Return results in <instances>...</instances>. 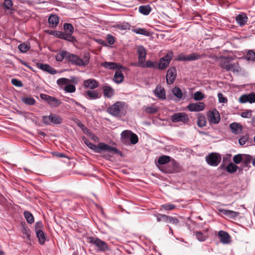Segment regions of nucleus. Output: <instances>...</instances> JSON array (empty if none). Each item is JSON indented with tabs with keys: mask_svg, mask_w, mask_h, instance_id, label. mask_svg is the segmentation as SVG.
<instances>
[{
	"mask_svg": "<svg viewBox=\"0 0 255 255\" xmlns=\"http://www.w3.org/2000/svg\"><path fill=\"white\" fill-rule=\"evenodd\" d=\"M84 142L89 148L94 150L96 153H101L103 151H109L120 155L122 154V152L117 148L112 147L103 142H100L98 145H95L87 139H85Z\"/></svg>",
	"mask_w": 255,
	"mask_h": 255,
	"instance_id": "obj_1",
	"label": "nucleus"
},
{
	"mask_svg": "<svg viewBox=\"0 0 255 255\" xmlns=\"http://www.w3.org/2000/svg\"><path fill=\"white\" fill-rule=\"evenodd\" d=\"M90 59V55L88 52L85 53L82 57L69 52L67 61L77 66L86 67L89 63Z\"/></svg>",
	"mask_w": 255,
	"mask_h": 255,
	"instance_id": "obj_2",
	"label": "nucleus"
},
{
	"mask_svg": "<svg viewBox=\"0 0 255 255\" xmlns=\"http://www.w3.org/2000/svg\"><path fill=\"white\" fill-rule=\"evenodd\" d=\"M125 104L123 102H116L108 108L107 111L113 116L121 117L125 114Z\"/></svg>",
	"mask_w": 255,
	"mask_h": 255,
	"instance_id": "obj_3",
	"label": "nucleus"
},
{
	"mask_svg": "<svg viewBox=\"0 0 255 255\" xmlns=\"http://www.w3.org/2000/svg\"><path fill=\"white\" fill-rule=\"evenodd\" d=\"M121 141L126 145L135 144L138 141L137 135L129 130H124L121 133Z\"/></svg>",
	"mask_w": 255,
	"mask_h": 255,
	"instance_id": "obj_4",
	"label": "nucleus"
},
{
	"mask_svg": "<svg viewBox=\"0 0 255 255\" xmlns=\"http://www.w3.org/2000/svg\"><path fill=\"white\" fill-rule=\"evenodd\" d=\"M41 118L43 123L45 125H50L51 124H61L63 122V119L61 116L53 114H50L49 116H43Z\"/></svg>",
	"mask_w": 255,
	"mask_h": 255,
	"instance_id": "obj_5",
	"label": "nucleus"
},
{
	"mask_svg": "<svg viewBox=\"0 0 255 255\" xmlns=\"http://www.w3.org/2000/svg\"><path fill=\"white\" fill-rule=\"evenodd\" d=\"M88 242L94 245L99 251L106 252L108 250L107 244L96 237H89L88 239Z\"/></svg>",
	"mask_w": 255,
	"mask_h": 255,
	"instance_id": "obj_6",
	"label": "nucleus"
},
{
	"mask_svg": "<svg viewBox=\"0 0 255 255\" xmlns=\"http://www.w3.org/2000/svg\"><path fill=\"white\" fill-rule=\"evenodd\" d=\"M237 63L231 62V58L228 57H222L220 62V66L227 71L234 72L237 69Z\"/></svg>",
	"mask_w": 255,
	"mask_h": 255,
	"instance_id": "obj_7",
	"label": "nucleus"
},
{
	"mask_svg": "<svg viewBox=\"0 0 255 255\" xmlns=\"http://www.w3.org/2000/svg\"><path fill=\"white\" fill-rule=\"evenodd\" d=\"M207 163L212 166H217L221 160V155L216 152H212L207 155L206 157Z\"/></svg>",
	"mask_w": 255,
	"mask_h": 255,
	"instance_id": "obj_8",
	"label": "nucleus"
},
{
	"mask_svg": "<svg viewBox=\"0 0 255 255\" xmlns=\"http://www.w3.org/2000/svg\"><path fill=\"white\" fill-rule=\"evenodd\" d=\"M207 117L210 124H217L220 122L221 120L219 113L216 109L208 112Z\"/></svg>",
	"mask_w": 255,
	"mask_h": 255,
	"instance_id": "obj_9",
	"label": "nucleus"
},
{
	"mask_svg": "<svg viewBox=\"0 0 255 255\" xmlns=\"http://www.w3.org/2000/svg\"><path fill=\"white\" fill-rule=\"evenodd\" d=\"M172 57L173 52L172 51H168L165 56L160 59L158 63V69L160 70L166 69L169 64Z\"/></svg>",
	"mask_w": 255,
	"mask_h": 255,
	"instance_id": "obj_10",
	"label": "nucleus"
},
{
	"mask_svg": "<svg viewBox=\"0 0 255 255\" xmlns=\"http://www.w3.org/2000/svg\"><path fill=\"white\" fill-rule=\"evenodd\" d=\"M171 120L173 123L181 122L185 124L188 122L189 118L185 113H177L171 116Z\"/></svg>",
	"mask_w": 255,
	"mask_h": 255,
	"instance_id": "obj_11",
	"label": "nucleus"
},
{
	"mask_svg": "<svg viewBox=\"0 0 255 255\" xmlns=\"http://www.w3.org/2000/svg\"><path fill=\"white\" fill-rule=\"evenodd\" d=\"M52 33L57 37L67 40L69 42L72 43L77 42L76 38L73 36H71L70 34H65V32L60 31H54L52 32Z\"/></svg>",
	"mask_w": 255,
	"mask_h": 255,
	"instance_id": "obj_12",
	"label": "nucleus"
},
{
	"mask_svg": "<svg viewBox=\"0 0 255 255\" xmlns=\"http://www.w3.org/2000/svg\"><path fill=\"white\" fill-rule=\"evenodd\" d=\"M177 76V71L176 69L174 67H170L167 72L166 75V83L171 85L173 84Z\"/></svg>",
	"mask_w": 255,
	"mask_h": 255,
	"instance_id": "obj_13",
	"label": "nucleus"
},
{
	"mask_svg": "<svg viewBox=\"0 0 255 255\" xmlns=\"http://www.w3.org/2000/svg\"><path fill=\"white\" fill-rule=\"evenodd\" d=\"M239 101L242 104L246 103L252 104L255 103V92L241 95L239 99Z\"/></svg>",
	"mask_w": 255,
	"mask_h": 255,
	"instance_id": "obj_14",
	"label": "nucleus"
},
{
	"mask_svg": "<svg viewBox=\"0 0 255 255\" xmlns=\"http://www.w3.org/2000/svg\"><path fill=\"white\" fill-rule=\"evenodd\" d=\"M137 53L138 55V62L132 64L133 65L136 66V64H142L145 61L146 52L145 48L142 46H139L137 48Z\"/></svg>",
	"mask_w": 255,
	"mask_h": 255,
	"instance_id": "obj_15",
	"label": "nucleus"
},
{
	"mask_svg": "<svg viewBox=\"0 0 255 255\" xmlns=\"http://www.w3.org/2000/svg\"><path fill=\"white\" fill-rule=\"evenodd\" d=\"M205 108V104L203 102L191 103L187 106V109L191 112H200Z\"/></svg>",
	"mask_w": 255,
	"mask_h": 255,
	"instance_id": "obj_16",
	"label": "nucleus"
},
{
	"mask_svg": "<svg viewBox=\"0 0 255 255\" xmlns=\"http://www.w3.org/2000/svg\"><path fill=\"white\" fill-rule=\"evenodd\" d=\"M220 238V242L223 244H228L231 242L230 235L226 231H220L218 234Z\"/></svg>",
	"mask_w": 255,
	"mask_h": 255,
	"instance_id": "obj_17",
	"label": "nucleus"
},
{
	"mask_svg": "<svg viewBox=\"0 0 255 255\" xmlns=\"http://www.w3.org/2000/svg\"><path fill=\"white\" fill-rule=\"evenodd\" d=\"M36 65L38 68L42 70L43 71L47 72L51 74L54 75L57 73L56 70L48 64L38 63Z\"/></svg>",
	"mask_w": 255,
	"mask_h": 255,
	"instance_id": "obj_18",
	"label": "nucleus"
},
{
	"mask_svg": "<svg viewBox=\"0 0 255 255\" xmlns=\"http://www.w3.org/2000/svg\"><path fill=\"white\" fill-rule=\"evenodd\" d=\"M101 65L107 69H124L125 68L120 65V64L112 62H104L101 63Z\"/></svg>",
	"mask_w": 255,
	"mask_h": 255,
	"instance_id": "obj_19",
	"label": "nucleus"
},
{
	"mask_svg": "<svg viewBox=\"0 0 255 255\" xmlns=\"http://www.w3.org/2000/svg\"><path fill=\"white\" fill-rule=\"evenodd\" d=\"M248 19V17L246 13L242 12L237 15L236 17V20L238 24L243 26L246 24Z\"/></svg>",
	"mask_w": 255,
	"mask_h": 255,
	"instance_id": "obj_20",
	"label": "nucleus"
},
{
	"mask_svg": "<svg viewBox=\"0 0 255 255\" xmlns=\"http://www.w3.org/2000/svg\"><path fill=\"white\" fill-rule=\"evenodd\" d=\"M103 95L108 98H111L115 94L114 90L112 87L108 85H105L103 88Z\"/></svg>",
	"mask_w": 255,
	"mask_h": 255,
	"instance_id": "obj_21",
	"label": "nucleus"
},
{
	"mask_svg": "<svg viewBox=\"0 0 255 255\" xmlns=\"http://www.w3.org/2000/svg\"><path fill=\"white\" fill-rule=\"evenodd\" d=\"M84 86L85 88L94 89L99 86L98 82L94 79H88L84 81Z\"/></svg>",
	"mask_w": 255,
	"mask_h": 255,
	"instance_id": "obj_22",
	"label": "nucleus"
},
{
	"mask_svg": "<svg viewBox=\"0 0 255 255\" xmlns=\"http://www.w3.org/2000/svg\"><path fill=\"white\" fill-rule=\"evenodd\" d=\"M59 18L55 14H51L49 16L48 21L50 27H55L59 23Z\"/></svg>",
	"mask_w": 255,
	"mask_h": 255,
	"instance_id": "obj_23",
	"label": "nucleus"
},
{
	"mask_svg": "<svg viewBox=\"0 0 255 255\" xmlns=\"http://www.w3.org/2000/svg\"><path fill=\"white\" fill-rule=\"evenodd\" d=\"M121 69H118V70H116L113 78L114 81L118 84L122 83L124 78V76Z\"/></svg>",
	"mask_w": 255,
	"mask_h": 255,
	"instance_id": "obj_24",
	"label": "nucleus"
},
{
	"mask_svg": "<svg viewBox=\"0 0 255 255\" xmlns=\"http://www.w3.org/2000/svg\"><path fill=\"white\" fill-rule=\"evenodd\" d=\"M154 94L157 97L161 99H165L166 98L165 91L163 87L157 86L154 90Z\"/></svg>",
	"mask_w": 255,
	"mask_h": 255,
	"instance_id": "obj_25",
	"label": "nucleus"
},
{
	"mask_svg": "<svg viewBox=\"0 0 255 255\" xmlns=\"http://www.w3.org/2000/svg\"><path fill=\"white\" fill-rule=\"evenodd\" d=\"M139 12L144 15H148L151 11V8L148 4L140 5L138 7Z\"/></svg>",
	"mask_w": 255,
	"mask_h": 255,
	"instance_id": "obj_26",
	"label": "nucleus"
},
{
	"mask_svg": "<svg viewBox=\"0 0 255 255\" xmlns=\"http://www.w3.org/2000/svg\"><path fill=\"white\" fill-rule=\"evenodd\" d=\"M224 215L232 219L236 218L239 215V213L234 211L228 210H222L220 211Z\"/></svg>",
	"mask_w": 255,
	"mask_h": 255,
	"instance_id": "obj_27",
	"label": "nucleus"
},
{
	"mask_svg": "<svg viewBox=\"0 0 255 255\" xmlns=\"http://www.w3.org/2000/svg\"><path fill=\"white\" fill-rule=\"evenodd\" d=\"M69 52L66 51H62L58 53L55 59L57 61L61 62L65 58L67 61L68 60Z\"/></svg>",
	"mask_w": 255,
	"mask_h": 255,
	"instance_id": "obj_28",
	"label": "nucleus"
},
{
	"mask_svg": "<svg viewBox=\"0 0 255 255\" xmlns=\"http://www.w3.org/2000/svg\"><path fill=\"white\" fill-rule=\"evenodd\" d=\"M230 127L234 133L238 134L240 131L242 130V126L237 123L231 124Z\"/></svg>",
	"mask_w": 255,
	"mask_h": 255,
	"instance_id": "obj_29",
	"label": "nucleus"
},
{
	"mask_svg": "<svg viewBox=\"0 0 255 255\" xmlns=\"http://www.w3.org/2000/svg\"><path fill=\"white\" fill-rule=\"evenodd\" d=\"M63 28L65 31V34H70L71 36L74 32V27L71 23H65L63 25Z\"/></svg>",
	"mask_w": 255,
	"mask_h": 255,
	"instance_id": "obj_30",
	"label": "nucleus"
},
{
	"mask_svg": "<svg viewBox=\"0 0 255 255\" xmlns=\"http://www.w3.org/2000/svg\"><path fill=\"white\" fill-rule=\"evenodd\" d=\"M36 237L40 244L43 245L45 242V235L43 231L36 232Z\"/></svg>",
	"mask_w": 255,
	"mask_h": 255,
	"instance_id": "obj_31",
	"label": "nucleus"
},
{
	"mask_svg": "<svg viewBox=\"0 0 255 255\" xmlns=\"http://www.w3.org/2000/svg\"><path fill=\"white\" fill-rule=\"evenodd\" d=\"M48 103L52 107H56L60 105L61 102L55 97L50 96Z\"/></svg>",
	"mask_w": 255,
	"mask_h": 255,
	"instance_id": "obj_32",
	"label": "nucleus"
},
{
	"mask_svg": "<svg viewBox=\"0 0 255 255\" xmlns=\"http://www.w3.org/2000/svg\"><path fill=\"white\" fill-rule=\"evenodd\" d=\"M194 235L196 239L200 242H204L207 238V236L202 233L201 231L194 232Z\"/></svg>",
	"mask_w": 255,
	"mask_h": 255,
	"instance_id": "obj_33",
	"label": "nucleus"
},
{
	"mask_svg": "<svg viewBox=\"0 0 255 255\" xmlns=\"http://www.w3.org/2000/svg\"><path fill=\"white\" fill-rule=\"evenodd\" d=\"M21 101L25 104L27 105H33L35 103V100L31 97H24L21 98Z\"/></svg>",
	"mask_w": 255,
	"mask_h": 255,
	"instance_id": "obj_34",
	"label": "nucleus"
},
{
	"mask_svg": "<svg viewBox=\"0 0 255 255\" xmlns=\"http://www.w3.org/2000/svg\"><path fill=\"white\" fill-rule=\"evenodd\" d=\"M86 96L90 99H96L99 98V93L96 91L89 90L86 92Z\"/></svg>",
	"mask_w": 255,
	"mask_h": 255,
	"instance_id": "obj_35",
	"label": "nucleus"
},
{
	"mask_svg": "<svg viewBox=\"0 0 255 255\" xmlns=\"http://www.w3.org/2000/svg\"><path fill=\"white\" fill-rule=\"evenodd\" d=\"M238 166L230 162L226 167V170L230 173H235L238 169Z\"/></svg>",
	"mask_w": 255,
	"mask_h": 255,
	"instance_id": "obj_36",
	"label": "nucleus"
},
{
	"mask_svg": "<svg viewBox=\"0 0 255 255\" xmlns=\"http://www.w3.org/2000/svg\"><path fill=\"white\" fill-rule=\"evenodd\" d=\"M132 31L136 33L145 36H149L150 33L144 28H138L136 29H132Z\"/></svg>",
	"mask_w": 255,
	"mask_h": 255,
	"instance_id": "obj_37",
	"label": "nucleus"
},
{
	"mask_svg": "<svg viewBox=\"0 0 255 255\" xmlns=\"http://www.w3.org/2000/svg\"><path fill=\"white\" fill-rule=\"evenodd\" d=\"M115 27L120 30H129L130 25L128 22H124L121 24H117Z\"/></svg>",
	"mask_w": 255,
	"mask_h": 255,
	"instance_id": "obj_38",
	"label": "nucleus"
},
{
	"mask_svg": "<svg viewBox=\"0 0 255 255\" xmlns=\"http://www.w3.org/2000/svg\"><path fill=\"white\" fill-rule=\"evenodd\" d=\"M24 216L27 221L29 224H32L34 222V217L32 214L29 211H25L24 212Z\"/></svg>",
	"mask_w": 255,
	"mask_h": 255,
	"instance_id": "obj_39",
	"label": "nucleus"
},
{
	"mask_svg": "<svg viewBox=\"0 0 255 255\" xmlns=\"http://www.w3.org/2000/svg\"><path fill=\"white\" fill-rule=\"evenodd\" d=\"M253 158L251 155L249 154H243L242 162L245 166H248L250 164Z\"/></svg>",
	"mask_w": 255,
	"mask_h": 255,
	"instance_id": "obj_40",
	"label": "nucleus"
},
{
	"mask_svg": "<svg viewBox=\"0 0 255 255\" xmlns=\"http://www.w3.org/2000/svg\"><path fill=\"white\" fill-rule=\"evenodd\" d=\"M187 61H194L199 59L201 58V56L196 53H192L190 54L187 55Z\"/></svg>",
	"mask_w": 255,
	"mask_h": 255,
	"instance_id": "obj_41",
	"label": "nucleus"
},
{
	"mask_svg": "<svg viewBox=\"0 0 255 255\" xmlns=\"http://www.w3.org/2000/svg\"><path fill=\"white\" fill-rule=\"evenodd\" d=\"M136 66H140L142 68H155L154 62L150 60H147L145 63L136 64Z\"/></svg>",
	"mask_w": 255,
	"mask_h": 255,
	"instance_id": "obj_42",
	"label": "nucleus"
},
{
	"mask_svg": "<svg viewBox=\"0 0 255 255\" xmlns=\"http://www.w3.org/2000/svg\"><path fill=\"white\" fill-rule=\"evenodd\" d=\"M206 124V120L204 115L199 116L198 118L197 125L199 127H203Z\"/></svg>",
	"mask_w": 255,
	"mask_h": 255,
	"instance_id": "obj_43",
	"label": "nucleus"
},
{
	"mask_svg": "<svg viewBox=\"0 0 255 255\" xmlns=\"http://www.w3.org/2000/svg\"><path fill=\"white\" fill-rule=\"evenodd\" d=\"M170 157L167 155H162L159 157L158 160V163L159 164L163 165L165 164L170 161Z\"/></svg>",
	"mask_w": 255,
	"mask_h": 255,
	"instance_id": "obj_44",
	"label": "nucleus"
},
{
	"mask_svg": "<svg viewBox=\"0 0 255 255\" xmlns=\"http://www.w3.org/2000/svg\"><path fill=\"white\" fill-rule=\"evenodd\" d=\"M173 95L178 99H181L183 96V93L179 87H175L172 90Z\"/></svg>",
	"mask_w": 255,
	"mask_h": 255,
	"instance_id": "obj_45",
	"label": "nucleus"
},
{
	"mask_svg": "<svg viewBox=\"0 0 255 255\" xmlns=\"http://www.w3.org/2000/svg\"><path fill=\"white\" fill-rule=\"evenodd\" d=\"M18 48L20 52L25 53L29 50L30 46L28 44L23 43L18 45Z\"/></svg>",
	"mask_w": 255,
	"mask_h": 255,
	"instance_id": "obj_46",
	"label": "nucleus"
},
{
	"mask_svg": "<svg viewBox=\"0 0 255 255\" xmlns=\"http://www.w3.org/2000/svg\"><path fill=\"white\" fill-rule=\"evenodd\" d=\"M157 221L167 222L168 216L164 214H158L156 215Z\"/></svg>",
	"mask_w": 255,
	"mask_h": 255,
	"instance_id": "obj_47",
	"label": "nucleus"
},
{
	"mask_svg": "<svg viewBox=\"0 0 255 255\" xmlns=\"http://www.w3.org/2000/svg\"><path fill=\"white\" fill-rule=\"evenodd\" d=\"M243 157V154H238L234 155L233 159L234 162L237 164L240 163L241 162H242Z\"/></svg>",
	"mask_w": 255,
	"mask_h": 255,
	"instance_id": "obj_48",
	"label": "nucleus"
},
{
	"mask_svg": "<svg viewBox=\"0 0 255 255\" xmlns=\"http://www.w3.org/2000/svg\"><path fill=\"white\" fill-rule=\"evenodd\" d=\"M204 97L203 94L200 92H196L194 94V99L196 101H200L202 100Z\"/></svg>",
	"mask_w": 255,
	"mask_h": 255,
	"instance_id": "obj_49",
	"label": "nucleus"
},
{
	"mask_svg": "<svg viewBox=\"0 0 255 255\" xmlns=\"http://www.w3.org/2000/svg\"><path fill=\"white\" fill-rule=\"evenodd\" d=\"M248 60L255 61V52L252 50H249L246 55Z\"/></svg>",
	"mask_w": 255,
	"mask_h": 255,
	"instance_id": "obj_50",
	"label": "nucleus"
},
{
	"mask_svg": "<svg viewBox=\"0 0 255 255\" xmlns=\"http://www.w3.org/2000/svg\"><path fill=\"white\" fill-rule=\"evenodd\" d=\"M13 3L11 0H5L3 2V6L4 8L9 10L12 7Z\"/></svg>",
	"mask_w": 255,
	"mask_h": 255,
	"instance_id": "obj_51",
	"label": "nucleus"
},
{
	"mask_svg": "<svg viewBox=\"0 0 255 255\" xmlns=\"http://www.w3.org/2000/svg\"><path fill=\"white\" fill-rule=\"evenodd\" d=\"M241 116L244 118H251L252 116V111L251 110H247L245 112H242Z\"/></svg>",
	"mask_w": 255,
	"mask_h": 255,
	"instance_id": "obj_52",
	"label": "nucleus"
},
{
	"mask_svg": "<svg viewBox=\"0 0 255 255\" xmlns=\"http://www.w3.org/2000/svg\"><path fill=\"white\" fill-rule=\"evenodd\" d=\"M65 90L68 93L74 92L76 90L75 86L73 84H69L65 86Z\"/></svg>",
	"mask_w": 255,
	"mask_h": 255,
	"instance_id": "obj_53",
	"label": "nucleus"
},
{
	"mask_svg": "<svg viewBox=\"0 0 255 255\" xmlns=\"http://www.w3.org/2000/svg\"><path fill=\"white\" fill-rule=\"evenodd\" d=\"M162 208L167 211H171L175 208V205L172 204H165L161 206Z\"/></svg>",
	"mask_w": 255,
	"mask_h": 255,
	"instance_id": "obj_54",
	"label": "nucleus"
},
{
	"mask_svg": "<svg viewBox=\"0 0 255 255\" xmlns=\"http://www.w3.org/2000/svg\"><path fill=\"white\" fill-rule=\"evenodd\" d=\"M179 222V220L175 218L172 216H168V220H167V223H171L174 225H177Z\"/></svg>",
	"mask_w": 255,
	"mask_h": 255,
	"instance_id": "obj_55",
	"label": "nucleus"
},
{
	"mask_svg": "<svg viewBox=\"0 0 255 255\" xmlns=\"http://www.w3.org/2000/svg\"><path fill=\"white\" fill-rule=\"evenodd\" d=\"M43 225L41 221L37 222L35 225V232L43 231Z\"/></svg>",
	"mask_w": 255,
	"mask_h": 255,
	"instance_id": "obj_56",
	"label": "nucleus"
},
{
	"mask_svg": "<svg viewBox=\"0 0 255 255\" xmlns=\"http://www.w3.org/2000/svg\"><path fill=\"white\" fill-rule=\"evenodd\" d=\"M11 83L15 86L21 87L23 86L22 83L16 79H11Z\"/></svg>",
	"mask_w": 255,
	"mask_h": 255,
	"instance_id": "obj_57",
	"label": "nucleus"
},
{
	"mask_svg": "<svg viewBox=\"0 0 255 255\" xmlns=\"http://www.w3.org/2000/svg\"><path fill=\"white\" fill-rule=\"evenodd\" d=\"M145 111L147 113L154 114L157 112V110L155 107H149L145 108Z\"/></svg>",
	"mask_w": 255,
	"mask_h": 255,
	"instance_id": "obj_58",
	"label": "nucleus"
},
{
	"mask_svg": "<svg viewBox=\"0 0 255 255\" xmlns=\"http://www.w3.org/2000/svg\"><path fill=\"white\" fill-rule=\"evenodd\" d=\"M68 82H69L68 79L65 78H60V79H58V80L57 81V83L59 85H66L67 84H68Z\"/></svg>",
	"mask_w": 255,
	"mask_h": 255,
	"instance_id": "obj_59",
	"label": "nucleus"
},
{
	"mask_svg": "<svg viewBox=\"0 0 255 255\" xmlns=\"http://www.w3.org/2000/svg\"><path fill=\"white\" fill-rule=\"evenodd\" d=\"M218 97L219 98V102L223 103H225L227 102V101H228L227 99L225 97H224L222 93H218Z\"/></svg>",
	"mask_w": 255,
	"mask_h": 255,
	"instance_id": "obj_60",
	"label": "nucleus"
},
{
	"mask_svg": "<svg viewBox=\"0 0 255 255\" xmlns=\"http://www.w3.org/2000/svg\"><path fill=\"white\" fill-rule=\"evenodd\" d=\"M178 61H187V55H185L183 54H180L178 55V57L176 59Z\"/></svg>",
	"mask_w": 255,
	"mask_h": 255,
	"instance_id": "obj_61",
	"label": "nucleus"
},
{
	"mask_svg": "<svg viewBox=\"0 0 255 255\" xmlns=\"http://www.w3.org/2000/svg\"><path fill=\"white\" fill-rule=\"evenodd\" d=\"M107 41L110 44L112 45L115 42L114 37L110 34L107 35Z\"/></svg>",
	"mask_w": 255,
	"mask_h": 255,
	"instance_id": "obj_62",
	"label": "nucleus"
},
{
	"mask_svg": "<svg viewBox=\"0 0 255 255\" xmlns=\"http://www.w3.org/2000/svg\"><path fill=\"white\" fill-rule=\"evenodd\" d=\"M248 138L247 136H243L241 137L239 140L240 144L241 145H244L247 141Z\"/></svg>",
	"mask_w": 255,
	"mask_h": 255,
	"instance_id": "obj_63",
	"label": "nucleus"
},
{
	"mask_svg": "<svg viewBox=\"0 0 255 255\" xmlns=\"http://www.w3.org/2000/svg\"><path fill=\"white\" fill-rule=\"evenodd\" d=\"M40 96L42 99L46 100L48 102V100H49V98L50 97V96H49V95H47L46 94H40Z\"/></svg>",
	"mask_w": 255,
	"mask_h": 255,
	"instance_id": "obj_64",
	"label": "nucleus"
}]
</instances>
